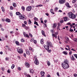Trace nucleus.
Returning a JSON list of instances; mask_svg holds the SVG:
<instances>
[{
	"instance_id": "nucleus-33",
	"label": "nucleus",
	"mask_w": 77,
	"mask_h": 77,
	"mask_svg": "<svg viewBox=\"0 0 77 77\" xmlns=\"http://www.w3.org/2000/svg\"><path fill=\"white\" fill-rule=\"evenodd\" d=\"M15 67V65L14 64H12L11 66V69H14V68Z\"/></svg>"
},
{
	"instance_id": "nucleus-13",
	"label": "nucleus",
	"mask_w": 77,
	"mask_h": 77,
	"mask_svg": "<svg viewBox=\"0 0 77 77\" xmlns=\"http://www.w3.org/2000/svg\"><path fill=\"white\" fill-rule=\"evenodd\" d=\"M65 5L67 8H70V6H69V4L68 3H65Z\"/></svg>"
},
{
	"instance_id": "nucleus-21",
	"label": "nucleus",
	"mask_w": 77,
	"mask_h": 77,
	"mask_svg": "<svg viewBox=\"0 0 77 77\" xmlns=\"http://www.w3.org/2000/svg\"><path fill=\"white\" fill-rule=\"evenodd\" d=\"M40 42L42 44H43L44 42V39L43 38H42L41 39Z\"/></svg>"
},
{
	"instance_id": "nucleus-48",
	"label": "nucleus",
	"mask_w": 77,
	"mask_h": 77,
	"mask_svg": "<svg viewBox=\"0 0 77 77\" xmlns=\"http://www.w3.org/2000/svg\"><path fill=\"white\" fill-rule=\"evenodd\" d=\"M33 42L35 44H36V43H37V42L36 41V40H34Z\"/></svg>"
},
{
	"instance_id": "nucleus-20",
	"label": "nucleus",
	"mask_w": 77,
	"mask_h": 77,
	"mask_svg": "<svg viewBox=\"0 0 77 77\" xmlns=\"http://www.w3.org/2000/svg\"><path fill=\"white\" fill-rule=\"evenodd\" d=\"M41 32L42 35L44 36H45V32L43 30H42Z\"/></svg>"
},
{
	"instance_id": "nucleus-35",
	"label": "nucleus",
	"mask_w": 77,
	"mask_h": 77,
	"mask_svg": "<svg viewBox=\"0 0 77 77\" xmlns=\"http://www.w3.org/2000/svg\"><path fill=\"white\" fill-rule=\"evenodd\" d=\"M57 10H58V8L57 7H56L54 9L55 12H57Z\"/></svg>"
},
{
	"instance_id": "nucleus-3",
	"label": "nucleus",
	"mask_w": 77,
	"mask_h": 77,
	"mask_svg": "<svg viewBox=\"0 0 77 77\" xmlns=\"http://www.w3.org/2000/svg\"><path fill=\"white\" fill-rule=\"evenodd\" d=\"M68 16L71 19L74 20L76 18V16L74 14L72 13V12H69L67 14Z\"/></svg>"
},
{
	"instance_id": "nucleus-60",
	"label": "nucleus",
	"mask_w": 77,
	"mask_h": 77,
	"mask_svg": "<svg viewBox=\"0 0 77 77\" xmlns=\"http://www.w3.org/2000/svg\"><path fill=\"white\" fill-rule=\"evenodd\" d=\"M23 56H24V57H26V54L25 53H24L23 54Z\"/></svg>"
},
{
	"instance_id": "nucleus-57",
	"label": "nucleus",
	"mask_w": 77,
	"mask_h": 77,
	"mask_svg": "<svg viewBox=\"0 0 77 77\" xmlns=\"http://www.w3.org/2000/svg\"><path fill=\"white\" fill-rule=\"evenodd\" d=\"M57 74L58 76H59V72H57Z\"/></svg>"
},
{
	"instance_id": "nucleus-50",
	"label": "nucleus",
	"mask_w": 77,
	"mask_h": 77,
	"mask_svg": "<svg viewBox=\"0 0 77 77\" xmlns=\"http://www.w3.org/2000/svg\"><path fill=\"white\" fill-rule=\"evenodd\" d=\"M72 54V51H70V52H69V55H71Z\"/></svg>"
},
{
	"instance_id": "nucleus-47",
	"label": "nucleus",
	"mask_w": 77,
	"mask_h": 77,
	"mask_svg": "<svg viewBox=\"0 0 77 77\" xmlns=\"http://www.w3.org/2000/svg\"><path fill=\"white\" fill-rule=\"evenodd\" d=\"M55 34H56L57 35L59 34V32L58 31H57L56 32H55Z\"/></svg>"
},
{
	"instance_id": "nucleus-43",
	"label": "nucleus",
	"mask_w": 77,
	"mask_h": 77,
	"mask_svg": "<svg viewBox=\"0 0 77 77\" xmlns=\"http://www.w3.org/2000/svg\"><path fill=\"white\" fill-rule=\"evenodd\" d=\"M7 72L8 73H10V72H11V70H10L9 69H8L7 71Z\"/></svg>"
},
{
	"instance_id": "nucleus-54",
	"label": "nucleus",
	"mask_w": 77,
	"mask_h": 77,
	"mask_svg": "<svg viewBox=\"0 0 77 77\" xmlns=\"http://www.w3.org/2000/svg\"><path fill=\"white\" fill-rule=\"evenodd\" d=\"M50 12H51H51H53V9H51L50 10Z\"/></svg>"
},
{
	"instance_id": "nucleus-2",
	"label": "nucleus",
	"mask_w": 77,
	"mask_h": 77,
	"mask_svg": "<svg viewBox=\"0 0 77 77\" xmlns=\"http://www.w3.org/2000/svg\"><path fill=\"white\" fill-rule=\"evenodd\" d=\"M46 44L47 45H44L43 46L45 50H49L50 47L51 48H52V47H53V45L52 44V43L48 41L46 42Z\"/></svg>"
},
{
	"instance_id": "nucleus-61",
	"label": "nucleus",
	"mask_w": 77,
	"mask_h": 77,
	"mask_svg": "<svg viewBox=\"0 0 77 77\" xmlns=\"http://www.w3.org/2000/svg\"><path fill=\"white\" fill-rule=\"evenodd\" d=\"M22 26L23 27H26V25L24 24H22Z\"/></svg>"
},
{
	"instance_id": "nucleus-38",
	"label": "nucleus",
	"mask_w": 77,
	"mask_h": 77,
	"mask_svg": "<svg viewBox=\"0 0 77 77\" xmlns=\"http://www.w3.org/2000/svg\"><path fill=\"white\" fill-rule=\"evenodd\" d=\"M29 35L30 36V37H31V38H32V37H33L32 34H31L30 33H29Z\"/></svg>"
},
{
	"instance_id": "nucleus-55",
	"label": "nucleus",
	"mask_w": 77,
	"mask_h": 77,
	"mask_svg": "<svg viewBox=\"0 0 77 77\" xmlns=\"http://www.w3.org/2000/svg\"><path fill=\"white\" fill-rule=\"evenodd\" d=\"M25 29H29V27H28V26H26L25 27Z\"/></svg>"
},
{
	"instance_id": "nucleus-32",
	"label": "nucleus",
	"mask_w": 77,
	"mask_h": 77,
	"mask_svg": "<svg viewBox=\"0 0 77 77\" xmlns=\"http://www.w3.org/2000/svg\"><path fill=\"white\" fill-rule=\"evenodd\" d=\"M28 23L29 24H32V21H31V20L30 19H29L28 20Z\"/></svg>"
},
{
	"instance_id": "nucleus-27",
	"label": "nucleus",
	"mask_w": 77,
	"mask_h": 77,
	"mask_svg": "<svg viewBox=\"0 0 77 77\" xmlns=\"http://www.w3.org/2000/svg\"><path fill=\"white\" fill-rule=\"evenodd\" d=\"M13 5L14 7V8H15V7L17 6V4H16V3L15 2L13 3Z\"/></svg>"
},
{
	"instance_id": "nucleus-53",
	"label": "nucleus",
	"mask_w": 77,
	"mask_h": 77,
	"mask_svg": "<svg viewBox=\"0 0 77 77\" xmlns=\"http://www.w3.org/2000/svg\"><path fill=\"white\" fill-rule=\"evenodd\" d=\"M1 69L3 71H4V70H5V68H4L3 67H2V68Z\"/></svg>"
},
{
	"instance_id": "nucleus-30",
	"label": "nucleus",
	"mask_w": 77,
	"mask_h": 77,
	"mask_svg": "<svg viewBox=\"0 0 77 77\" xmlns=\"http://www.w3.org/2000/svg\"><path fill=\"white\" fill-rule=\"evenodd\" d=\"M67 20L68 18H67V17H64V21H66Z\"/></svg>"
},
{
	"instance_id": "nucleus-23",
	"label": "nucleus",
	"mask_w": 77,
	"mask_h": 77,
	"mask_svg": "<svg viewBox=\"0 0 77 77\" xmlns=\"http://www.w3.org/2000/svg\"><path fill=\"white\" fill-rule=\"evenodd\" d=\"M41 74L42 76H44V75L45 74V72H41Z\"/></svg>"
},
{
	"instance_id": "nucleus-31",
	"label": "nucleus",
	"mask_w": 77,
	"mask_h": 77,
	"mask_svg": "<svg viewBox=\"0 0 77 77\" xmlns=\"http://www.w3.org/2000/svg\"><path fill=\"white\" fill-rule=\"evenodd\" d=\"M21 9L23 11H25V7H24V6H22L21 7Z\"/></svg>"
},
{
	"instance_id": "nucleus-18",
	"label": "nucleus",
	"mask_w": 77,
	"mask_h": 77,
	"mask_svg": "<svg viewBox=\"0 0 77 77\" xmlns=\"http://www.w3.org/2000/svg\"><path fill=\"white\" fill-rule=\"evenodd\" d=\"M65 39L67 41H69V38H68V36H65Z\"/></svg>"
},
{
	"instance_id": "nucleus-59",
	"label": "nucleus",
	"mask_w": 77,
	"mask_h": 77,
	"mask_svg": "<svg viewBox=\"0 0 77 77\" xmlns=\"http://www.w3.org/2000/svg\"><path fill=\"white\" fill-rule=\"evenodd\" d=\"M24 23L25 24H27V22L26 21H24Z\"/></svg>"
},
{
	"instance_id": "nucleus-62",
	"label": "nucleus",
	"mask_w": 77,
	"mask_h": 77,
	"mask_svg": "<svg viewBox=\"0 0 77 77\" xmlns=\"http://www.w3.org/2000/svg\"><path fill=\"white\" fill-rule=\"evenodd\" d=\"M66 47H68V49H69V45H66Z\"/></svg>"
},
{
	"instance_id": "nucleus-11",
	"label": "nucleus",
	"mask_w": 77,
	"mask_h": 77,
	"mask_svg": "<svg viewBox=\"0 0 77 77\" xmlns=\"http://www.w3.org/2000/svg\"><path fill=\"white\" fill-rule=\"evenodd\" d=\"M25 65L27 68H29V66H30V64L28 63H25Z\"/></svg>"
},
{
	"instance_id": "nucleus-16",
	"label": "nucleus",
	"mask_w": 77,
	"mask_h": 77,
	"mask_svg": "<svg viewBox=\"0 0 77 77\" xmlns=\"http://www.w3.org/2000/svg\"><path fill=\"white\" fill-rule=\"evenodd\" d=\"M29 50L32 51V52H33V51H34V49H33V48H32L31 47H29Z\"/></svg>"
},
{
	"instance_id": "nucleus-45",
	"label": "nucleus",
	"mask_w": 77,
	"mask_h": 77,
	"mask_svg": "<svg viewBox=\"0 0 77 77\" xmlns=\"http://www.w3.org/2000/svg\"><path fill=\"white\" fill-rule=\"evenodd\" d=\"M18 70H19V71H21V67H18Z\"/></svg>"
},
{
	"instance_id": "nucleus-19",
	"label": "nucleus",
	"mask_w": 77,
	"mask_h": 77,
	"mask_svg": "<svg viewBox=\"0 0 77 77\" xmlns=\"http://www.w3.org/2000/svg\"><path fill=\"white\" fill-rule=\"evenodd\" d=\"M62 53L63 54H64V55H67V54H68V53L66 51H63L62 52Z\"/></svg>"
},
{
	"instance_id": "nucleus-1",
	"label": "nucleus",
	"mask_w": 77,
	"mask_h": 77,
	"mask_svg": "<svg viewBox=\"0 0 77 77\" xmlns=\"http://www.w3.org/2000/svg\"><path fill=\"white\" fill-rule=\"evenodd\" d=\"M68 63V60H64L63 63H62L61 65L62 67L64 69H68V68H69V66Z\"/></svg>"
},
{
	"instance_id": "nucleus-41",
	"label": "nucleus",
	"mask_w": 77,
	"mask_h": 77,
	"mask_svg": "<svg viewBox=\"0 0 77 77\" xmlns=\"http://www.w3.org/2000/svg\"><path fill=\"white\" fill-rule=\"evenodd\" d=\"M57 29L58 30H60V27L59 26H57Z\"/></svg>"
},
{
	"instance_id": "nucleus-24",
	"label": "nucleus",
	"mask_w": 77,
	"mask_h": 77,
	"mask_svg": "<svg viewBox=\"0 0 77 77\" xmlns=\"http://www.w3.org/2000/svg\"><path fill=\"white\" fill-rule=\"evenodd\" d=\"M16 15H20L21 13L19 12H17L16 13Z\"/></svg>"
},
{
	"instance_id": "nucleus-52",
	"label": "nucleus",
	"mask_w": 77,
	"mask_h": 77,
	"mask_svg": "<svg viewBox=\"0 0 77 77\" xmlns=\"http://www.w3.org/2000/svg\"><path fill=\"white\" fill-rule=\"evenodd\" d=\"M69 30V31H70V32H73V29H70Z\"/></svg>"
},
{
	"instance_id": "nucleus-29",
	"label": "nucleus",
	"mask_w": 77,
	"mask_h": 77,
	"mask_svg": "<svg viewBox=\"0 0 77 77\" xmlns=\"http://www.w3.org/2000/svg\"><path fill=\"white\" fill-rule=\"evenodd\" d=\"M34 24H36L37 26H39V24L38 23V22L36 21H34Z\"/></svg>"
},
{
	"instance_id": "nucleus-7",
	"label": "nucleus",
	"mask_w": 77,
	"mask_h": 77,
	"mask_svg": "<svg viewBox=\"0 0 77 77\" xmlns=\"http://www.w3.org/2000/svg\"><path fill=\"white\" fill-rule=\"evenodd\" d=\"M23 35L25 37H26V38H29V35L27 34L25 32H23Z\"/></svg>"
},
{
	"instance_id": "nucleus-36",
	"label": "nucleus",
	"mask_w": 77,
	"mask_h": 77,
	"mask_svg": "<svg viewBox=\"0 0 77 77\" xmlns=\"http://www.w3.org/2000/svg\"><path fill=\"white\" fill-rule=\"evenodd\" d=\"M21 41L22 42H25V41L23 38H21Z\"/></svg>"
},
{
	"instance_id": "nucleus-58",
	"label": "nucleus",
	"mask_w": 77,
	"mask_h": 77,
	"mask_svg": "<svg viewBox=\"0 0 77 77\" xmlns=\"http://www.w3.org/2000/svg\"><path fill=\"white\" fill-rule=\"evenodd\" d=\"M43 6V5H38L39 7H41L42 6Z\"/></svg>"
},
{
	"instance_id": "nucleus-4",
	"label": "nucleus",
	"mask_w": 77,
	"mask_h": 77,
	"mask_svg": "<svg viewBox=\"0 0 77 77\" xmlns=\"http://www.w3.org/2000/svg\"><path fill=\"white\" fill-rule=\"evenodd\" d=\"M19 18L20 20H26L27 19V17L24 14H21L19 16Z\"/></svg>"
},
{
	"instance_id": "nucleus-22",
	"label": "nucleus",
	"mask_w": 77,
	"mask_h": 77,
	"mask_svg": "<svg viewBox=\"0 0 77 77\" xmlns=\"http://www.w3.org/2000/svg\"><path fill=\"white\" fill-rule=\"evenodd\" d=\"M26 53L27 55H30V52L29 51H26Z\"/></svg>"
},
{
	"instance_id": "nucleus-51",
	"label": "nucleus",
	"mask_w": 77,
	"mask_h": 77,
	"mask_svg": "<svg viewBox=\"0 0 77 77\" xmlns=\"http://www.w3.org/2000/svg\"><path fill=\"white\" fill-rule=\"evenodd\" d=\"M74 77H77V74L76 73H75L74 74Z\"/></svg>"
},
{
	"instance_id": "nucleus-40",
	"label": "nucleus",
	"mask_w": 77,
	"mask_h": 77,
	"mask_svg": "<svg viewBox=\"0 0 77 77\" xmlns=\"http://www.w3.org/2000/svg\"><path fill=\"white\" fill-rule=\"evenodd\" d=\"M5 60H6L7 61V60H9V57H6L5 58Z\"/></svg>"
},
{
	"instance_id": "nucleus-56",
	"label": "nucleus",
	"mask_w": 77,
	"mask_h": 77,
	"mask_svg": "<svg viewBox=\"0 0 77 77\" xmlns=\"http://www.w3.org/2000/svg\"><path fill=\"white\" fill-rule=\"evenodd\" d=\"M60 23H63V20H61L60 21Z\"/></svg>"
},
{
	"instance_id": "nucleus-6",
	"label": "nucleus",
	"mask_w": 77,
	"mask_h": 77,
	"mask_svg": "<svg viewBox=\"0 0 77 77\" xmlns=\"http://www.w3.org/2000/svg\"><path fill=\"white\" fill-rule=\"evenodd\" d=\"M17 50L18 53L19 54H22L23 53V50L21 48L19 49L17 48Z\"/></svg>"
},
{
	"instance_id": "nucleus-34",
	"label": "nucleus",
	"mask_w": 77,
	"mask_h": 77,
	"mask_svg": "<svg viewBox=\"0 0 77 77\" xmlns=\"http://www.w3.org/2000/svg\"><path fill=\"white\" fill-rule=\"evenodd\" d=\"M47 64L48 66L50 65V61H48V62L47 63Z\"/></svg>"
},
{
	"instance_id": "nucleus-5",
	"label": "nucleus",
	"mask_w": 77,
	"mask_h": 77,
	"mask_svg": "<svg viewBox=\"0 0 77 77\" xmlns=\"http://www.w3.org/2000/svg\"><path fill=\"white\" fill-rule=\"evenodd\" d=\"M34 59H35V60L34 61L35 64L36 65H39V61L37 59V58H36V56L35 57Z\"/></svg>"
},
{
	"instance_id": "nucleus-64",
	"label": "nucleus",
	"mask_w": 77,
	"mask_h": 77,
	"mask_svg": "<svg viewBox=\"0 0 77 77\" xmlns=\"http://www.w3.org/2000/svg\"><path fill=\"white\" fill-rule=\"evenodd\" d=\"M45 15L47 16H49V14H48V13H46Z\"/></svg>"
},
{
	"instance_id": "nucleus-10",
	"label": "nucleus",
	"mask_w": 77,
	"mask_h": 77,
	"mask_svg": "<svg viewBox=\"0 0 77 77\" xmlns=\"http://www.w3.org/2000/svg\"><path fill=\"white\" fill-rule=\"evenodd\" d=\"M70 56L71 60H72V61L75 60V58L74 57L73 55H72L71 57V56Z\"/></svg>"
},
{
	"instance_id": "nucleus-14",
	"label": "nucleus",
	"mask_w": 77,
	"mask_h": 77,
	"mask_svg": "<svg viewBox=\"0 0 77 77\" xmlns=\"http://www.w3.org/2000/svg\"><path fill=\"white\" fill-rule=\"evenodd\" d=\"M29 71L30 73H31V74H33L34 73V70H33L32 69H29Z\"/></svg>"
},
{
	"instance_id": "nucleus-12",
	"label": "nucleus",
	"mask_w": 77,
	"mask_h": 77,
	"mask_svg": "<svg viewBox=\"0 0 77 77\" xmlns=\"http://www.w3.org/2000/svg\"><path fill=\"white\" fill-rule=\"evenodd\" d=\"M57 26V24L56 23H54L53 25V27L54 28V29H56V27Z\"/></svg>"
},
{
	"instance_id": "nucleus-26",
	"label": "nucleus",
	"mask_w": 77,
	"mask_h": 77,
	"mask_svg": "<svg viewBox=\"0 0 77 77\" xmlns=\"http://www.w3.org/2000/svg\"><path fill=\"white\" fill-rule=\"evenodd\" d=\"M34 20L35 21H38V18H37L36 17H34Z\"/></svg>"
},
{
	"instance_id": "nucleus-8",
	"label": "nucleus",
	"mask_w": 77,
	"mask_h": 77,
	"mask_svg": "<svg viewBox=\"0 0 77 77\" xmlns=\"http://www.w3.org/2000/svg\"><path fill=\"white\" fill-rule=\"evenodd\" d=\"M31 9H32V7L30 6H28L26 8V10L27 11H30Z\"/></svg>"
},
{
	"instance_id": "nucleus-9",
	"label": "nucleus",
	"mask_w": 77,
	"mask_h": 77,
	"mask_svg": "<svg viewBox=\"0 0 77 77\" xmlns=\"http://www.w3.org/2000/svg\"><path fill=\"white\" fill-rule=\"evenodd\" d=\"M59 2L60 4H63L65 2V0H59Z\"/></svg>"
},
{
	"instance_id": "nucleus-42",
	"label": "nucleus",
	"mask_w": 77,
	"mask_h": 77,
	"mask_svg": "<svg viewBox=\"0 0 77 77\" xmlns=\"http://www.w3.org/2000/svg\"><path fill=\"white\" fill-rule=\"evenodd\" d=\"M48 52V53H51V50H47Z\"/></svg>"
},
{
	"instance_id": "nucleus-49",
	"label": "nucleus",
	"mask_w": 77,
	"mask_h": 77,
	"mask_svg": "<svg viewBox=\"0 0 77 77\" xmlns=\"http://www.w3.org/2000/svg\"><path fill=\"white\" fill-rule=\"evenodd\" d=\"M75 8H77V4L76 3H75Z\"/></svg>"
},
{
	"instance_id": "nucleus-63",
	"label": "nucleus",
	"mask_w": 77,
	"mask_h": 77,
	"mask_svg": "<svg viewBox=\"0 0 77 77\" xmlns=\"http://www.w3.org/2000/svg\"><path fill=\"white\" fill-rule=\"evenodd\" d=\"M2 21H5V19L4 18L2 19Z\"/></svg>"
},
{
	"instance_id": "nucleus-28",
	"label": "nucleus",
	"mask_w": 77,
	"mask_h": 77,
	"mask_svg": "<svg viewBox=\"0 0 77 77\" xmlns=\"http://www.w3.org/2000/svg\"><path fill=\"white\" fill-rule=\"evenodd\" d=\"M1 9H2V12H5V8H3V7L2 6L1 7Z\"/></svg>"
},
{
	"instance_id": "nucleus-15",
	"label": "nucleus",
	"mask_w": 77,
	"mask_h": 77,
	"mask_svg": "<svg viewBox=\"0 0 77 77\" xmlns=\"http://www.w3.org/2000/svg\"><path fill=\"white\" fill-rule=\"evenodd\" d=\"M5 21L8 23H10L11 22V20L7 18L6 19Z\"/></svg>"
},
{
	"instance_id": "nucleus-44",
	"label": "nucleus",
	"mask_w": 77,
	"mask_h": 77,
	"mask_svg": "<svg viewBox=\"0 0 77 77\" xmlns=\"http://www.w3.org/2000/svg\"><path fill=\"white\" fill-rule=\"evenodd\" d=\"M50 31L51 32H52V33H54V30L53 29H51L50 30Z\"/></svg>"
},
{
	"instance_id": "nucleus-37",
	"label": "nucleus",
	"mask_w": 77,
	"mask_h": 77,
	"mask_svg": "<svg viewBox=\"0 0 77 77\" xmlns=\"http://www.w3.org/2000/svg\"><path fill=\"white\" fill-rule=\"evenodd\" d=\"M10 9L11 10H13L14 9V7L12 6H11L10 7Z\"/></svg>"
},
{
	"instance_id": "nucleus-17",
	"label": "nucleus",
	"mask_w": 77,
	"mask_h": 77,
	"mask_svg": "<svg viewBox=\"0 0 77 77\" xmlns=\"http://www.w3.org/2000/svg\"><path fill=\"white\" fill-rule=\"evenodd\" d=\"M15 44H16L17 45H18V46H19L20 44V43H19V42L18 41H16L15 42Z\"/></svg>"
},
{
	"instance_id": "nucleus-39",
	"label": "nucleus",
	"mask_w": 77,
	"mask_h": 77,
	"mask_svg": "<svg viewBox=\"0 0 77 77\" xmlns=\"http://www.w3.org/2000/svg\"><path fill=\"white\" fill-rule=\"evenodd\" d=\"M74 41H75V42H77V38H74L73 39Z\"/></svg>"
},
{
	"instance_id": "nucleus-46",
	"label": "nucleus",
	"mask_w": 77,
	"mask_h": 77,
	"mask_svg": "<svg viewBox=\"0 0 77 77\" xmlns=\"http://www.w3.org/2000/svg\"><path fill=\"white\" fill-rule=\"evenodd\" d=\"M10 15L11 16V17H12V16H13V14H12V12H11L10 13Z\"/></svg>"
},
{
	"instance_id": "nucleus-25",
	"label": "nucleus",
	"mask_w": 77,
	"mask_h": 77,
	"mask_svg": "<svg viewBox=\"0 0 77 77\" xmlns=\"http://www.w3.org/2000/svg\"><path fill=\"white\" fill-rule=\"evenodd\" d=\"M52 36H54L55 38H57V36L54 34H52Z\"/></svg>"
}]
</instances>
